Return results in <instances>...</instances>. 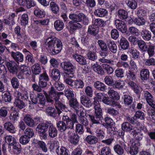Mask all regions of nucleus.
<instances>
[{
	"mask_svg": "<svg viewBox=\"0 0 155 155\" xmlns=\"http://www.w3.org/2000/svg\"><path fill=\"white\" fill-rule=\"evenodd\" d=\"M63 94L62 92H58L53 86H52L48 92V94L46 92H44V94L45 97L41 93L38 94L35 97H34L33 94L31 93L29 96L32 104H38V106L41 107L45 105L46 100L48 102L51 104L54 102V105L57 110L54 108L51 107H48L46 108V112L47 115L54 118L60 116L62 111H65L67 110L66 106L59 100L60 95Z\"/></svg>",
	"mask_w": 155,
	"mask_h": 155,
	"instance_id": "f257e3e1",
	"label": "nucleus"
},
{
	"mask_svg": "<svg viewBox=\"0 0 155 155\" xmlns=\"http://www.w3.org/2000/svg\"><path fill=\"white\" fill-rule=\"evenodd\" d=\"M36 131L41 139L46 140L48 138V131L49 136L54 138L57 136L58 130L56 127L50 121H45L38 124L36 128Z\"/></svg>",
	"mask_w": 155,
	"mask_h": 155,
	"instance_id": "f03ea898",
	"label": "nucleus"
},
{
	"mask_svg": "<svg viewBox=\"0 0 155 155\" xmlns=\"http://www.w3.org/2000/svg\"><path fill=\"white\" fill-rule=\"evenodd\" d=\"M69 18L72 21L69 22V25L71 30L73 31L88 24V18L82 13L70 14Z\"/></svg>",
	"mask_w": 155,
	"mask_h": 155,
	"instance_id": "7ed1b4c3",
	"label": "nucleus"
},
{
	"mask_svg": "<svg viewBox=\"0 0 155 155\" xmlns=\"http://www.w3.org/2000/svg\"><path fill=\"white\" fill-rule=\"evenodd\" d=\"M44 46L51 55L59 53L62 48V43L61 40L53 36L48 37L45 40Z\"/></svg>",
	"mask_w": 155,
	"mask_h": 155,
	"instance_id": "20e7f679",
	"label": "nucleus"
},
{
	"mask_svg": "<svg viewBox=\"0 0 155 155\" xmlns=\"http://www.w3.org/2000/svg\"><path fill=\"white\" fill-rule=\"evenodd\" d=\"M71 124L69 123L67 119L63 115L62 120L59 121L56 124L57 127L59 131L61 132H64L69 129H73L71 126Z\"/></svg>",
	"mask_w": 155,
	"mask_h": 155,
	"instance_id": "39448f33",
	"label": "nucleus"
},
{
	"mask_svg": "<svg viewBox=\"0 0 155 155\" xmlns=\"http://www.w3.org/2000/svg\"><path fill=\"white\" fill-rule=\"evenodd\" d=\"M130 146L128 152L132 155L137 154L138 152V147L140 146L139 143L137 141H134L133 140L130 141Z\"/></svg>",
	"mask_w": 155,
	"mask_h": 155,
	"instance_id": "423d86ee",
	"label": "nucleus"
},
{
	"mask_svg": "<svg viewBox=\"0 0 155 155\" xmlns=\"http://www.w3.org/2000/svg\"><path fill=\"white\" fill-rule=\"evenodd\" d=\"M61 66L65 71L74 74L75 67L71 63L68 62H64L61 64Z\"/></svg>",
	"mask_w": 155,
	"mask_h": 155,
	"instance_id": "0eeeda50",
	"label": "nucleus"
},
{
	"mask_svg": "<svg viewBox=\"0 0 155 155\" xmlns=\"http://www.w3.org/2000/svg\"><path fill=\"white\" fill-rule=\"evenodd\" d=\"M115 23L117 29L123 33H126L127 26L124 21L119 19H117L115 20Z\"/></svg>",
	"mask_w": 155,
	"mask_h": 155,
	"instance_id": "6e6552de",
	"label": "nucleus"
},
{
	"mask_svg": "<svg viewBox=\"0 0 155 155\" xmlns=\"http://www.w3.org/2000/svg\"><path fill=\"white\" fill-rule=\"evenodd\" d=\"M12 57L17 63H22L24 61V56L20 52L16 51V52L12 51L11 53Z\"/></svg>",
	"mask_w": 155,
	"mask_h": 155,
	"instance_id": "1a4fd4ad",
	"label": "nucleus"
},
{
	"mask_svg": "<svg viewBox=\"0 0 155 155\" xmlns=\"http://www.w3.org/2000/svg\"><path fill=\"white\" fill-rule=\"evenodd\" d=\"M102 102L106 104L113 107H117L118 108H120L121 107L120 104L116 101L111 99L107 96H105Z\"/></svg>",
	"mask_w": 155,
	"mask_h": 155,
	"instance_id": "9d476101",
	"label": "nucleus"
},
{
	"mask_svg": "<svg viewBox=\"0 0 155 155\" xmlns=\"http://www.w3.org/2000/svg\"><path fill=\"white\" fill-rule=\"evenodd\" d=\"M5 64L11 73L14 74L18 71L17 64L15 61H7L6 62Z\"/></svg>",
	"mask_w": 155,
	"mask_h": 155,
	"instance_id": "9b49d317",
	"label": "nucleus"
},
{
	"mask_svg": "<svg viewBox=\"0 0 155 155\" xmlns=\"http://www.w3.org/2000/svg\"><path fill=\"white\" fill-rule=\"evenodd\" d=\"M72 57L80 65H84L87 63L85 58L78 53L73 54Z\"/></svg>",
	"mask_w": 155,
	"mask_h": 155,
	"instance_id": "f8f14e48",
	"label": "nucleus"
},
{
	"mask_svg": "<svg viewBox=\"0 0 155 155\" xmlns=\"http://www.w3.org/2000/svg\"><path fill=\"white\" fill-rule=\"evenodd\" d=\"M69 101V105L71 107L74 108L76 112L77 113L79 111V107L81 108V106L80 105L77 101V99L74 97L70 99Z\"/></svg>",
	"mask_w": 155,
	"mask_h": 155,
	"instance_id": "ddd939ff",
	"label": "nucleus"
},
{
	"mask_svg": "<svg viewBox=\"0 0 155 155\" xmlns=\"http://www.w3.org/2000/svg\"><path fill=\"white\" fill-rule=\"evenodd\" d=\"M81 104L84 106L89 107L92 105L91 101L90 98L85 95H83L80 97Z\"/></svg>",
	"mask_w": 155,
	"mask_h": 155,
	"instance_id": "4468645a",
	"label": "nucleus"
},
{
	"mask_svg": "<svg viewBox=\"0 0 155 155\" xmlns=\"http://www.w3.org/2000/svg\"><path fill=\"white\" fill-rule=\"evenodd\" d=\"M68 122L71 124V126L73 129L74 128V124L78 123L77 120V116L74 114H72L71 118L67 115H64Z\"/></svg>",
	"mask_w": 155,
	"mask_h": 155,
	"instance_id": "2eb2a0df",
	"label": "nucleus"
},
{
	"mask_svg": "<svg viewBox=\"0 0 155 155\" xmlns=\"http://www.w3.org/2000/svg\"><path fill=\"white\" fill-rule=\"evenodd\" d=\"M121 128L124 131L131 132V134L133 133V130H135L134 127L128 122L123 123L121 124Z\"/></svg>",
	"mask_w": 155,
	"mask_h": 155,
	"instance_id": "dca6fc26",
	"label": "nucleus"
},
{
	"mask_svg": "<svg viewBox=\"0 0 155 155\" xmlns=\"http://www.w3.org/2000/svg\"><path fill=\"white\" fill-rule=\"evenodd\" d=\"M141 35L143 39L145 41H149L151 39V33L147 30L143 29L141 32Z\"/></svg>",
	"mask_w": 155,
	"mask_h": 155,
	"instance_id": "f3484780",
	"label": "nucleus"
},
{
	"mask_svg": "<svg viewBox=\"0 0 155 155\" xmlns=\"http://www.w3.org/2000/svg\"><path fill=\"white\" fill-rule=\"evenodd\" d=\"M119 46L122 49L126 50L129 47V44L127 40L124 37H122L118 41Z\"/></svg>",
	"mask_w": 155,
	"mask_h": 155,
	"instance_id": "a211bd4d",
	"label": "nucleus"
},
{
	"mask_svg": "<svg viewBox=\"0 0 155 155\" xmlns=\"http://www.w3.org/2000/svg\"><path fill=\"white\" fill-rule=\"evenodd\" d=\"M144 96L148 104L152 107H154L155 105L153 103V97L150 92L147 91H143Z\"/></svg>",
	"mask_w": 155,
	"mask_h": 155,
	"instance_id": "6ab92c4d",
	"label": "nucleus"
},
{
	"mask_svg": "<svg viewBox=\"0 0 155 155\" xmlns=\"http://www.w3.org/2000/svg\"><path fill=\"white\" fill-rule=\"evenodd\" d=\"M96 104H95L94 107V114L95 116H97L101 118L103 117L102 110L101 108V106L99 103H96Z\"/></svg>",
	"mask_w": 155,
	"mask_h": 155,
	"instance_id": "aec40b11",
	"label": "nucleus"
},
{
	"mask_svg": "<svg viewBox=\"0 0 155 155\" xmlns=\"http://www.w3.org/2000/svg\"><path fill=\"white\" fill-rule=\"evenodd\" d=\"M108 13L106 9L103 8H99L95 10L94 14L100 17H103L106 16Z\"/></svg>",
	"mask_w": 155,
	"mask_h": 155,
	"instance_id": "412c9836",
	"label": "nucleus"
},
{
	"mask_svg": "<svg viewBox=\"0 0 155 155\" xmlns=\"http://www.w3.org/2000/svg\"><path fill=\"white\" fill-rule=\"evenodd\" d=\"M4 126L5 130L10 133L12 134L15 133V128L11 122L8 121L5 123Z\"/></svg>",
	"mask_w": 155,
	"mask_h": 155,
	"instance_id": "4be33fe9",
	"label": "nucleus"
},
{
	"mask_svg": "<svg viewBox=\"0 0 155 155\" xmlns=\"http://www.w3.org/2000/svg\"><path fill=\"white\" fill-rule=\"evenodd\" d=\"M92 68L94 71L97 74L101 75L104 74V72L101 66L98 64L97 62L92 64Z\"/></svg>",
	"mask_w": 155,
	"mask_h": 155,
	"instance_id": "5701e85b",
	"label": "nucleus"
},
{
	"mask_svg": "<svg viewBox=\"0 0 155 155\" xmlns=\"http://www.w3.org/2000/svg\"><path fill=\"white\" fill-rule=\"evenodd\" d=\"M99 32L98 28L94 25L89 26L88 28L87 33V35H89L91 36H95Z\"/></svg>",
	"mask_w": 155,
	"mask_h": 155,
	"instance_id": "b1692460",
	"label": "nucleus"
},
{
	"mask_svg": "<svg viewBox=\"0 0 155 155\" xmlns=\"http://www.w3.org/2000/svg\"><path fill=\"white\" fill-rule=\"evenodd\" d=\"M140 78L142 80H147L149 78L150 72L148 69L144 68L140 71Z\"/></svg>",
	"mask_w": 155,
	"mask_h": 155,
	"instance_id": "393cba45",
	"label": "nucleus"
},
{
	"mask_svg": "<svg viewBox=\"0 0 155 155\" xmlns=\"http://www.w3.org/2000/svg\"><path fill=\"white\" fill-rule=\"evenodd\" d=\"M94 85L97 90L101 91H104L107 89V86L104 84L99 81L95 82Z\"/></svg>",
	"mask_w": 155,
	"mask_h": 155,
	"instance_id": "a878e982",
	"label": "nucleus"
},
{
	"mask_svg": "<svg viewBox=\"0 0 155 155\" xmlns=\"http://www.w3.org/2000/svg\"><path fill=\"white\" fill-rule=\"evenodd\" d=\"M56 152L58 155H69L68 150L63 147H58Z\"/></svg>",
	"mask_w": 155,
	"mask_h": 155,
	"instance_id": "bb28decb",
	"label": "nucleus"
},
{
	"mask_svg": "<svg viewBox=\"0 0 155 155\" xmlns=\"http://www.w3.org/2000/svg\"><path fill=\"white\" fill-rule=\"evenodd\" d=\"M107 93L109 96L113 99L118 100L120 99V96L118 93L111 88L109 90Z\"/></svg>",
	"mask_w": 155,
	"mask_h": 155,
	"instance_id": "cd10ccee",
	"label": "nucleus"
},
{
	"mask_svg": "<svg viewBox=\"0 0 155 155\" xmlns=\"http://www.w3.org/2000/svg\"><path fill=\"white\" fill-rule=\"evenodd\" d=\"M51 77L55 81H58L60 77V72L57 68H54L51 72Z\"/></svg>",
	"mask_w": 155,
	"mask_h": 155,
	"instance_id": "c85d7f7f",
	"label": "nucleus"
},
{
	"mask_svg": "<svg viewBox=\"0 0 155 155\" xmlns=\"http://www.w3.org/2000/svg\"><path fill=\"white\" fill-rule=\"evenodd\" d=\"M118 17L121 20H125L127 18L128 13L126 11L121 9H119L117 13Z\"/></svg>",
	"mask_w": 155,
	"mask_h": 155,
	"instance_id": "c756f323",
	"label": "nucleus"
},
{
	"mask_svg": "<svg viewBox=\"0 0 155 155\" xmlns=\"http://www.w3.org/2000/svg\"><path fill=\"white\" fill-rule=\"evenodd\" d=\"M54 26L55 29L58 31L62 30L64 28V24L61 20H58L55 21Z\"/></svg>",
	"mask_w": 155,
	"mask_h": 155,
	"instance_id": "7c9ffc66",
	"label": "nucleus"
},
{
	"mask_svg": "<svg viewBox=\"0 0 155 155\" xmlns=\"http://www.w3.org/2000/svg\"><path fill=\"white\" fill-rule=\"evenodd\" d=\"M104 120L106 123L105 124V125H104V126L110 131V129H111V131H113L112 128L113 121L112 119L110 118L107 117L105 118Z\"/></svg>",
	"mask_w": 155,
	"mask_h": 155,
	"instance_id": "2f4dec72",
	"label": "nucleus"
},
{
	"mask_svg": "<svg viewBox=\"0 0 155 155\" xmlns=\"http://www.w3.org/2000/svg\"><path fill=\"white\" fill-rule=\"evenodd\" d=\"M155 45L150 43L148 45L147 51L149 57H151L155 54Z\"/></svg>",
	"mask_w": 155,
	"mask_h": 155,
	"instance_id": "473e14b6",
	"label": "nucleus"
},
{
	"mask_svg": "<svg viewBox=\"0 0 155 155\" xmlns=\"http://www.w3.org/2000/svg\"><path fill=\"white\" fill-rule=\"evenodd\" d=\"M73 87L76 89H82L84 86V83L81 79L76 80L73 82Z\"/></svg>",
	"mask_w": 155,
	"mask_h": 155,
	"instance_id": "72a5a7b5",
	"label": "nucleus"
},
{
	"mask_svg": "<svg viewBox=\"0 0 155 155\" xmlns=\"http://www.w3.org/2000/svg\"><path fill=\"white\" fill-rule=\"evenodd\" d=\"M139 41L137 45L140 50L142 52H146L148 45L143 40H140Z\"/></svg>",
	"mask_w": 155,
	"mask_h": 155,
	"instance_id": "f704fd0d",
	"label": "nucleus"
},
{
	"mask_svg": "<svg viewBox=\"0 0 155 155\" xmlns=\"http://www.w3.org/2000/svg\"><path fill=\"white\" fill-rule=\"evenodd\" d=\"M24 120L26 124L28 126L31 127H33L35 126L34 121L29 115H26L24 117Z\"/></svg>",
	"mask_w": 155,
	"mask_h": 155,
	"instance_id": "c9c22d12",
	"label": "nucleus"
},
{
	"mask_svg": "<svg viewBox=\"0 0 155 155\" xmlns=\"http://www.w3.org/2000/svg\"><path fill=\"white\" fill-rule=\"evenodd\" d=\"M107 46L109 50L112 52L115 53L117 51V48L116 45L113 41H108L107 43Z\"/></svg>",
	"mask_w": 155,
	"mask_h": 155,
	"instance_id": "e433bc0d",
	"label": "nucleus"
},
{
	"mask_svg": "<svg viewBox=\"0 0 155 155\" xmlns=\"http://www.w3.org/2000/svg\"><path fill=\"white\" fill-rule=\"evenodd\" d=\"M14 104L15 106L21 109L25 107V103L23 101V100H21L17 97L15 100Z\"/></svg>",
	"mask_w": 155,
	"mask_h": 155,
	"instance_id": "4c0bfd02",
	"label": "nucleus"
},
{
	"mask_svg": "<svg viewBox=\"0 0 155 155\" xmlns=\"http://www.w3.org/2000/svg\"><path fill=\"white\" fill-rule=\"evenodd\" d=\"M79 137L77 134H74L73 136L69 137V141L72 144L76 145L78 144L79 140Z\"/></svg>",
	"mask_w": 155,
	"mask_h": 155,
	"instance_id": "58836bf2",
	"label": "nucleus"
},
{
	"mask_svg": "<svg viewBox=\"0 0 155 155\" xmlns=\"http://www.w3.org/2000/svg\"><path fill=\"white\" fill-rule=\"evenodd\" d=\"M51 10L54 14L58 13L59 8L58 5L54 2H51L50 4Z\"/></svg>",
	"mask_w": 155,
	"mask_h": 155,
	"instance_id": "ea45409f",
	"label": "nucleus"
},
{
	"mask_svg": "<svg viewBox=\"0 0 155 155\" xmlns=\"http://www.w3.org/2000/svg\"><path fill=\"white\" fill-rule=\"evenodd\" d=\"M85 140L88 143L91 144H95L97 142V138L93 136H88L86 138Z\"/></svg>",
	"mask_w": 155,
	"mask_h": 155,
	"instance_id": "a19ab883",
	"label": "nucleus"
},
{
	"mask_svg": "<svg viewBox=\"0 0 155 155\" xmlns=\"http://www.w3.org/2000/svg\"><path fill=\"white\" fill-rule=\"evenodd\" d=\"M32 73L35 75L39 74L41 71L40 65L38 63H35L31 67Z\"/></svg>",
	"mask_w": 155,
	"mask_h": 155,
	"instance_id": "79ce46f5",
	"label": "nucleus"
},
{
	"mask_svg": "<svg viewBox=\"0 0 155 155\" xmlns=\"http://www.w3.org/2000/svg\"><path fill=\"white\" fill-rule=\"evenodd\" d=\"M122 98L124 100V104L125 105H130L133 102V97L130 95L124 94Z\"/></svg>",
	"mask_w": 155,
	"mask_h": 155,
	"instance_id": "37998d69",
	"label": "nucleus"
},
{
	"mask_svg": "<svg viewBox=\"0 0 155 155\" xmlns=\"http://www.w3.org/2000/svg\"><path fill=\"white\" fill-rule=\"evenodd\" d=\"M126 76L127 78L130 80L134 81L136 79L135 73L130 70H128L126 72Z\"/></svg>",
	"mask_w": 155,
	"mask_h": 155,
	"instance_id": "c03bdc74",
	"label": "nucleus"
},
{
	"mask_svg": "<svg viewBox=\"0 0 155 155\" xmlns=\"http://www.w3.org/2000/svg\"><path fill=\"white\" fill-rule=\"evenodd\" d=\"M89 117L91 121L93 123L95 124H98L100 123V120L101 119V118L97 116L92 115L89 114H87V117Z\"/></svg>",
	"mask_w": 155,
	"mask_h": 155,
	"instance_id": "a18cd8bd",
	"label": "nucleus"
},
{
	"mask_svg": "<svg viewBox=\"0 0 155 155\" xmlns=\"http://www.w3.org/2000/svg\"><path fill=\"white\" fill-rule=\"evenodd\" d=\"M21 25L25 26L28 21V14H24L21 17Z\"/></svg>",
	"mask_w": 155,
	"mask_h": 155,
	"instance_id": "49530a36",
	"label": "nucleus"
},
{
	"mask_svg": "<svg viewBox=\"0 0 155 155\" xmlns=\"http://www.w3.org/2000/svg\"><path fill=\"white\" fill-rule=\"evenodd\" d=\"M114 151L118 154L122 155L124 153V150L122 147L118 144H117L114 147Z\"/></svg>",
	"mask_w": 155,
	"mask_h": 155,
	"instance_id": "de8ad7c7",
	"label": "nucleus"
},
{
	"mask_svg": "<svg viewBox=\"0 0 155 155\" xmlns=\"http://www.w3.org/2000/svg\"><path fill=\"white\" fill-rule=\"evenodd\" d=\"M84 91L87 96L89 97H92L93 95V89L92 87L90 86L86 87L84 88Z\"/></svg>",
	"mask_w": 155,
	"mask_h": 155,
	"instance_id": "09e8293b",
	"label": "nucleus"
},
{
	"mask_svg": "<svg viewBox=\"0 0 155 155\" xmlns=\"http://www.w3.org/2000/svg\"><path fill=\"white\" fill-rule=\"evenodd\" d=\"M125 85L124 83L122 84L118 81H115L113 83V86L114 89H117L118 90H121L124 88Z\"/></svg>",
	"mask_w": 155,
	"mask_h": 155,
	"instance_id": "8fccbe9b",
	"label": "nucleus"
},
{
	"mask_svg": "<svg viewBox=\"0 0 155 155\" xmlns=\"http://www.w3.org/2000/svg\"><path fill=\"white\" fill-rule=\"evenodd\" d=\"M56 81L54 84V87L58 91L63 90L64 88V84L60 81Z\"/></svg>",
	"mask_w": 155,
	"mask_h": 155,
	"instance_id": "3c124183",
	"label": "nucleus"
},
{
	"mask_svg": "<svg viewBox=\"0 0 155 155\" xmlns=\"http://www.w3.org/2000/svg\"><path fill=\"white\" fill-rule=\"evenodd\" d=\"M34 13L37 17L40 18L44 17L45 15V12L44 11L39 8L35 9Z\"/></svg>",
	"mask_w": 155,
	"mask_h": 155,
	"instance_id": "603ef678",
	"label": "nucleus"
},
{
	"mask_svg": "<svg viewBox=\"0 0 155 155\" xmlns=\"http://www.w3.org/2000/svg\"><path fill=\"white\" fill-rule=\"evenodd\" d=\"M97 43L102 51H107L108 48L105 42L101 40H98Z\"/></svg>",
	"mask_w": 155,
	"mask_h": 155,
	"instance_id": "864d4df0",
	"label": "nucleus"
},
{
	"mask_svg": "<svg viewBox=\"0 0 155 155\" xmlns=\"http://www.w3.org/2000/svg\"><path fill=\"white\" fill-rule=\"evenodd\" d=\"M22 148L20 144L18 143L16 145L13 146L12 150L14 153L18 155L21 151Z\"/></svg>",
	"mask_w": 155,
	"mask_h": 155,
	"instance_id": "5fc2aeb1",
	"label": "nucleus"
},
{
	"mask_svg": "<svg viewBox=\"0 0 155 155\" xmlns=\"http://www.w3.org/2000/svg\"><path fill=\"white\" fill-rule=\"evenodd\" d=\"M133 132L132 134L137 140H140L143 138L144 134L143 133L140 132H137L135 130H133Z\"/></svg>",
	"mask_w": 155,
	"mask_h": 155,
	"instance_id": "6e6d98bb",
	"label": "nucleus"
},
{
	"mask_svg": "<svg viewBox=\"0 0 155 155\" xmlns=\"http://www.w3.org/2000/svg\"><path fill=\"white\" fill-rule=\"evenodd\" d=\"M8 107H3L0 108V117L5 118L7 115L8 111Z\"/></svg>",
	"mask_w": 155,
	"mask_h": 155,
	"instance_id": "4d7b16f0",
	"label": "nucleus"
},
{
	"mask_svg": "<svg viewBox=\"0 0 155 155\" xmlns=\"http://www.w3.org/2000/svg\"><path fill=\"white\" fill-rule=\"evenodd\" d=\"M12 99L11 94L8 92H6L3 95H2V99L5 102H10Z\"/></svg>",
	"mask_w": 155,
	"mask_h": 155,
	"instance_id": "13d9d810",
	"label": "nucleus"
},
{
	"mask_svg": "<svg viewBox=\"0 0 155 155\" xmlns=\"http://www.w3.org/2000/svg\"><path fill=\"white\" fill-rule=\"evenodd\" d=\"M102 68L107 72L108 74H112L114 71L112 68L107 64H103L102 65Z\"/></svg>",
	"mask_w": 155,
	"mask_h": 155,
	"instance_id": "bf43d9fd",
	"label": "nucleus"
},
{
	"mask_svg": "<svg viewBox=\"0 0 155 155\" xmlns=\"http://www.w3.org/2000/svg\"><path fill=\"white\" fill-rule=\"evenodd\" d=\"M111 154V150L109 147L105 146L102 148L101 155H110Z\"/></svg>",
	"mask_w": 155,
	"mask_h": 155,
	"instance_id": "052dcab7",
	"label": "nucleus"
},
{
	"mask_svg": "<svg viewBox=\"0 0 155 155\" xmlns=\"http://www.w3.org/2000/svg\"><path fill=\"white\" fill-rule=\"evenodd\" d=\"M94 24L97 27H103L105 25V22L102 19L100 18L96 19L94 22Z\"/></svg>",
	"mask_w": 155,
	"mask_h": 155,
	"instance_id": "680f3d73",
	"label": "nucleus"
},
{
	"mask_svg": "<svg viewBox=\"0 0 155 155\" xmlns=\"http://www.w3.org/2000/svg\"><path fill=\"white\" fill-rule=\"evenodd\" d=\"M64 93L65 96L68 99L74 97V94L71 89H65L64 91Z\"/></svg>",
	"mask_w": 155,
	"mask_h": 155,
	"instance_id": "e2e57ef3",
	"label": "nucleus"
},
{
	"mask_svg": "<svg viewBox=\"0 0 155 155\" xmlns=\"http://www.w3.org/2000/svg\"><path fill=\"white\" fill-rule=\"evenodd\" d=\"M134 23L138 26L144 25L145 23V20L143 17H138L134 20Z\"/></svg>",
	"mask_w": 155,
	"mask_h": 155,
	"instance_id": "0e129e2a",
	"label": "nucleus"
},
{
	"mask_svg": "<svg viewBox=\"0 0 155 155\" xmlns=\"http://www.w3.org/2000/svg\"><path fill=\"white\" fill-rule=\"evenodd\" d=\"M104 81L105 83L109 86H112L113 85L114 81L113 78L110 76H107L104 78Z\"/></svg>",
	"mask_w": 155,
	"mask_h": 155,
	"instance_id": "69168bd1",
	"label": "nucleus"
},
{
	"mask_svg": "<svg viewBox=\"0 0 155 155\" xmlns=\"http://www.w3.org/2000/svg\"><path fill=\"white\" fill-rule=\"evenodd\" d=\"M87 57L88 59L92 61H95L97 58L96 53L91 51H89L87 53Z\"/></svg>",
	"mask_w": 155,
	"mask_h": 155,
	"instance_id": "338daca9",
	"label": "nucleus"
},
{
	"mask_svg": "<svg viewBox=\"0 0 155 155\" xmlns=\"http://www.w3.org/2000/svg\"><path fill=\"white\" fill-rule=\"evenodd\" d=\"M76 132L79 134H82L84 132V127L80 124H78L76 126Z\"/></svg>",
	"mask_w": 155,
	"mask_h": 155,
	"instance_id": "774afa93",
	"label": "nucleus"
}]
</instances>
